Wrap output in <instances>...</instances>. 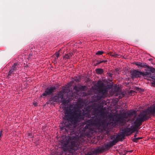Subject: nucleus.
Wrapping results in <instances>:
<instances>
[{
	"mask_svg": "<svg viewBox=\"0 0 155 155\" xmlns=\"http://www.w3.org/2000/svg\"><path fill=\"white\" fill-rule=\"evenodd\" d=\"M97 99L99 100L101 98L106 97L107 94L108 87L101 81H99L97 83Z\"/></svg>",
	"mask_w": 155,
	"mask_h": 155,
	"instance_id": "obj_1",
	"label": "nucleus"
},
{
	"mask_svg": "<svg viewBox=\"0 0 155 155\" xmlns=\"http://www.w3.org/2000/svg\"><path fill=\"white\" fill-rule=\"evenodd\" d=\"M146 112L143 111L138 114V117L135 118V117L132 119L135 127L136 128H138L141 125L142 123L148 120L149 117L147 116Z\"/></svg>",
	"mask_w": 155,
	"mask_h": 155,
	"instance_id": "obj_2",
	"label": "nucleus"
},
{
	"mask_svg": "<svg viewBox=\"0 0 155 155\" xmlns=\"http://www.w3.org/2000/svg\"><path fill=\"white\" fill-rule=\"evenodd\" d=\"M69 91L70 90L68 88L64 87L61 91L58 92L56 94L60 102L65 105H66L69 102L68 95L67 94L65 95V94L68 93Z\"/></svg>",
	"mask_w": 155,
	"mask_h": 155,
	"instance_id": "obj_3",
	"label": "nucleus"
},
{
	"mask_svg": "<svg viewBox=\"0 0 155 155\" xmlns=\"http://www.w3.org/2000/svg\"><path fill=\"white\" fill-rule=\"evenodd\" d=\"M133 64L137 66V67L139 68H147V70H145V71H150L152 72H153L155 71V69L150 67L146 63H144L141 62H134L132 63Z\"/></svg>",
	"mask_w": 155,
	"mask_h": 155,
	"instance_id": "obj_4",
	"label": "nucleus"
},
{
	"mask_svg": "<svg viewBox=\"0 0 155 155\" xmlns=\"http://www.w3.org/2000/svg\"><path fill=\"white\" fill-rule=\"evenodd\" d=\"M56 91V87L54 86H51L47 87L44 92L42 94L41 96L47 97L51 95L54 94V93Z\"/></svg>",
	"mask_w": 155,
	"mask_h": 155,
	"instance_id": "obj_5",
	"label": "nucleus"
},
{
	"mask_svg": "<svg viewBox=\"0 0 155 155\" xmlns=\"http://www.w3.org/2000/svg\"><path fill=\"white\" fill-rule=\"evenodd\" d=\"M144 110L147 114V116L149 117V119L150 117L151 116H155V105L148 107Z\"/></svg>",
	"mask_w": 155,
	"mask_h": 155,
	"instance_id": "obj_6",
	"label": "nucleus"
},
{
	"mask_svg": "<svg viewBox=\"0 0 155 155\" xmlns=\"http://www.w3.org/2000/svg\"><path fill=\"white\" fill-rule=\"evenodd\" d=\"M131 78L133 79L134 78L140 77L141 76L142 71H139L138 70L134 69L130 72Z\"/></svg>",
	"mask_w": 155,
	"mask_h": 155,
	"instance_id": "obj_7",
	"label": "nucleus"
},
{
	"mask_svg": "<svg viewBox=\"0 0 155 155\" xmlns=\"http://www.w3.org/2000/svg\"><path fill=\"white\" fill-rule=\"evenodd\" d=\"M18 65L17 63H14L8 72L7 78H9L10 76L14 75V72L16 71L17 68L18 67Z\"/></svg>",
	"mask_w": 155,
	"mask_h": 155,
	"instance_id": "obj_8",
	"label": "nucleus"
},
{
	"mask_svg": "<svg viewBox=\"0 0 155 155\" xmlns=\"http://www.w3.org/2000/svg\"><path fill=\"white\" fill-rule=\"evenodd\" d=\"M108 124L105 122H102L98 123V129L101 130L103 131H107L108 128Z\"/></svg>",
	"mask_w": 155,
	"mask_h": 155,
	"instance_id": "obj_9",
	"label": "nucleus"
},
{
	"mask_svg": "<svg viewBox=\"0 0 155 155\" xmlns=\"http://www.w3.org/2000/svg\"><path fill=\"white\" fill-rule=\"evenodd\" d=\"M150 71V72L147 71L145 72H142L141 76L143 77H146L147 78L150 77L153 80V76H155V70L153 72H152Z\"/></svg>",
	"mask_w": 155,
	"mask_h": 155,
	"instance_id": "obj_10",
	"label": "nucleus"
},
{
	"mask_svg": "<svg viewBox=\"0 0 155 155\" xmlns=\"http://www.w3.org/2000/svg\"><path fill=\"white\" fill-rule=\"evenodd\" d=\"M86 88V86L80 85L77 86L75 85L74 86V89L77 92H79L80 91H84Z\"/></svg>",
	"mask_w": 155,
	"mask_h": 155,
	"instance_id": "obj_11",
	"label": "nucleus"
},
{
	"mask_svg": "<svg viewBox=\"0 0 155 155\" xmlns=\"http://www.w3.org/2000/svg\"><path fill=\"white\" fill-rule=\"evenodd\" d=\"M50 102H60L59 99L57 96L56 95L52 96L50 98L49 100Z\"/></svg>",
	"mask_w": 155,
	"mask_h": 155,
	"instance_id": "obj_12",
	"label": "nucleus"
},
{
	"mask_svg": "<svg viewBox=\"0 0 155 155\" xmlns=\"http://www.w3.org/2000/svg\"><path fill=\"white\" fill-rule=\"evenodd\" d=\"M95 72L97 74H103L104 71L102 68H96L95 70Z\"/></svg>",
	"mask_w": 155,
	"mask_h": 155,
	"instance_id": "obj_13",
	"label": "nucleus"
},
{
	"mask_svg": "<svg viewBox=\"0 0 155 155\" xmlns=\"http://www.w3.org/2000/svg\"><path fill=\"white\" fill-rule=\"evenodd\" d=\"M73 54L72 53H69L68 54H65L63 57V58L65 59H69L71 57Z\"/></svg>",
	"mask_w": 155,
	"mask_h": 155,
	"instance_id": "obj_14",
	"label": "nucleus"
},
{
	"mask_svg": "<svg viewBox=\"0 0 155 155\" xmlns=\"http://www.w3.org/2000/svg\"><path fill=\"white\" fill-rule=\"evenodd\" d=\"M104 150L105 149H104V147H101L98 148L97 149L95 150V151L96 153H101L102 152H103Z\"/></svg>",
	"mask_w": 155,
	"mask_h": 155,
	"instance_id": "obj_15",
	"label": "nucleus"
},
{
	"mask_svg": "<svg viewBox=\"0 0 155 155\" xmlns=\"http://www.w3.org/2000/svg\"><path fill=\"white\" fill-rule=\"evenodd\" d=\"M81 78L82 76L81 75H79V76L74 77V81L76 82H80L81 80Z\"/></svg>",
	"mask_w": 155,
	"mask_h": 155,
	"instance_id": "obj_16",
	"label": "nucleus"
},
{
	"mask_svg": "<svg viewBox=\"0 0 155 155\" xmlns=\"http://www.w3.org/2000/svg\"><path fill=\"white\" fill-rule=\"evenodd\" d=\"M109 54H110V56L114 57L115 58L118 57V56L119 55V54H117L116 53L114 52L113 53V52H110Z\"/></svg>",
	"mask_w": 155,
	"mask_h": 155,
	"instance_id": "obj_17",
	"label": "nucleus"
},
{
	"mask_svg": "<svg viewBox=\"0 0 155 155\" xmlns=\"http://www.w3.org/2000/svg\"><path fill=\"white\" fill-rule=\"evenodd\" d=\"M141 137H137V138H135L132 139V140L134 142H135L136 143H137L138 142V141L140 139H141Z\"/></svg>",
	"mask_w": 155,
	"mask_h": 155,
	"instance_id": "obj_18",
	"label": "nucleus"
},
{
	"mask_svg": "<svg viewBox=\"0 0 155 155\" xmlns=\"http://www.w3.org/2000/svg\"><path fill=\"white\" fill-rule=\"evenodd\" d=\"M118 141V139H115L113 140L112 142H111V144L113 145H115Z\"/></svg>",
	"mask_w": 155,
	"mask_h": 155,
	"instance_id": "obj_19",
	"label": "nucleus"
},
{
	"mask_svg": "<svg viewBox=\"0 0 155 155\" xmlns=\"http://www.w3.org/2000/svg\"><path fill=\"white\" fill-rule=\"evenodd\" d=\"M104 53V51H98L96 53V54L97 55H101Z\"/></svg>",
	"mask_w": 155,
	"mask_h": 155,
	"instance_id": "obj_20",
	"label": "nucleus"
},
{
	"mask_svg": "<svg viewBox=\"0 0 155 155\" xmlns=\"http://www.w3.org/2000/svg\"><path fill=\"white\" fill-rule=\"evenodd\" d=\"M96 61L97 62V63H96L95 64H94V66H96L100 64L101 63V61H100L99 62H98V61L97 60Z\"/></svg>",
	"mask_w": 155,
	"mask_h": 155,
	"instance_id": "obj_21",
	"label": "nucleus"
},
{
	"mask_svg": "<svg viewBox=\"0 0 155 155\" xmlns=\"http://www.w3.org/2000/svg\"><path fill=\"white\" fill-rule=\"evenodd\" d=\"M130 129H125L124 130V133H126L129 132Z\"/></svg>",
	"mask_w": 155,
	"mask_h": 155,
	"instance_id": "obj_22",
	"label": "nucleus"
},
{
	"mask_svg": "<svg viewBox=\"0 0 155 155\" xmlns=\"http://www.w3.org/2000/svg\"><path fill=\"white\" fill-rule=\"evenodd\" d=\"M107 76L110 78H112L113 76V74L110 73H107Z\"/></svg>",
	"mask_w": 155,
	"mask_h": 155,
	"instance_id": "obj_23",
	"label": "nucleus"
},
{
	"mask_svg": "<svg viewBox=\"0 0 155 155\" xmlns=\"http://www.w3.org/2000/svg\"><path fill=\"white\" fill-rule=\"evenodd\" d=\"M110 147H109V146L108 145L105 146V147H104V149H105V150H108L109 149Z\"/></svg>",
	"mask_w": 155,
	"mask_h": 155,
	"instance_id": "obj_24",
	"label": "nucleus"
},
{
	"mask_svg": "<svg viewBox=\"0 0 155 155\" xmlns=\"http://www.w3.org/2000/svg\"><path fill=\"white\" fill-rule=\"evenodd\" d=\"M55 55L57 57V58L59 56L60 54L58 52H56L55 53Z\"/></svg>",
	"mask_w": 155,
	"mask_h": 155,
	"instance_id": "obj_25",
	"label": "nucleus"
},
{
	"mask_svg": "<svg viewBox=\"0 0 155 155\" xmlns=\"http://www.w3.org/2000/svg\"><path fill=\"white\" fill-rule=\"evenodd\" d=\"M134 92L135 91L133 90H130V94L132 95L133 94H134Z\"/></svg>",
	"mask_w": 155,
	"mask_h": 155,
	"instance_id": "obj_26",
	"label": "nucleus"
},
{
	"mask_svg": "<svg viewBox=\"0 0 155 155\" xmlns=\"http://www.w3.org/2000/svg\"><path fill=\"white\" fill-rule=\"evenodd\" d=\"M108 145L109 146V147L110 148L112 147L114 145H113L112 144H111V143L110 142V144H109V145Z\"/></svg>",
	"mask_w": 155,
	"mask_h": 155,
	"instance_id": "obj_27",
	"label": "nucleus"
},
{
	"mask_svg": "<svg viewBox=\"0 0 155 155\" xmlns=\"http://www.w3.org/2000/svg\"><path fill=\"white\" fill-rule=\"evenodd\" d=\"M101 63H105L107 62V60H103V61H101Z\"/></svg>",
	"mask_w": 155,
	"mask_h": 155,
	"instance_id": "obj_28",
	"label": "nucleus"
},
{
	"mask_svg": "<svg viewBox=\"0 0 155 155\" xmlns=\"http://www.w3.org/2000/svg\"><path fill=\"white\" fill-rule=\"evenodd\" d=\"M120 121L121 120V121H122V125H124V123L123 122V121H124L123 120L121 119H120Z\"/></svg>",
	"mask_w": 155,
	"mask_h": 155,
	"instance_id": "obj_29",
	"label": "nucleus"
},
{
	"mask_svg": "<svg viewBox=\"0 0 155 155\" xmlns=\"http://www.w3.org/2000/svg\"><path fill=\"white\" fill-rule=\"evenodd\" d=\"M138 133L137 132L134 135V137L135 138H136V137L137 136V134H138Z\"/></svg>",
	"mask_w": 155,
	"mask_h": 155,
	"instance_id": "obj_30",
	"label": "nucleus"
},
{
	"mask_svg": "<svg viewBox=\"0 0 155 155\" xmlns=\"http://www.w3.org/2000/svg\"><path fill=\"white\" fill-rule=\"evenodd\" d=\"M115 71L116 72H117L118 73V71H119V69L117 68V69H115Z\"/></svg>",
	"mask_w": 155,
	"mask_h": 155,
	"instance_id": "obj_31",
	"label": "nucleus"
},
{
	"mask_svg": "<svg viewBox=\"0 0 155 155\" xmlns=\"http://www.w3.org/2000/svg\"><path fill=\"white\" fill-rule=\"evenodd\" d=\"M2 130H1L0 131V137H1V136L2 135Z\"/></svg>",
	"mask_w": 155,
	"mask_h": 155,
	"instance_id": "obj_32",
	"label": "nucleus"
},
{
	"mask_svg": "<svg viewBox=\"0 0 155 155\" xmlns=\"http://www.w3.org/2000/svg\"><path fill=\"white\" fill-rule=\"evenodd\" d=\"M136 89L137 91H139V88L138 87H136L135 88Z\"/></svg>",
	"mask_w": 155,
	"mask_h": 155,
	"instance_id": "obj_33",
	"label": "nucleus"
},
{
	"mask_svg": "<svg viewBox=\"0 0 155 155\" xmlns=\"http://www.w3.org/2000/svg\"><path fill=\"white\" fill-rule=\"evenodd\" d=\"M28 136H31V134L30 133H28Z\"/></svg>",
	"mask_w": 155,
	"mask_h": 155,
	"instance_id": "obj_34",
	"label": "nucleus"
},
{
	"mask_svg": "<svg viewBox=\"0 0 155 155\" xmlns=\"http://www.w3.org/2000/svg\"><path fill=\"white\" fill-rule=\"evenodd\" d=\"M31 56H32V55H31V54H30V57H31Z\"/></svg>",
	"mask_w": 155,
	"mask_h": 155,
	"instance_id": "obj_35",
	"label": "nucleus"
},
{
	"mask_svg": "<svg viewBox=\"0 0 155 155\" xmlns=\"http://www.w3.org/2000/svg\"><path fill=\"white\" fill-rule=\"evenodd\" d=\"M119 137V136H118V137H117L116 139H117V138H118V137Z\"/></svg>",
	"mask_w": 155,
	"mask_h": 155,
	"instance_id": "obj_36",
	"label": "nucleus"
}]
</instances>
